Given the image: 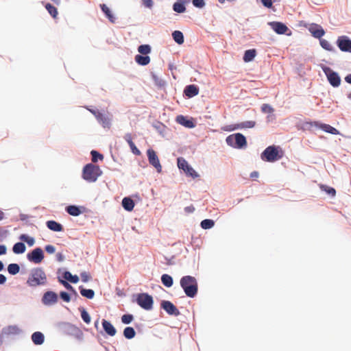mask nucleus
Listing matches in <instances>:
<instances>
[{"mask_svg": "<svg viewBox=\"0 0 351 351\" xmlns=\"http://www.w3.org/2000/svg\"><path fill=\"white\" fill-rule=\"evenodd\" d=\"M180 286L185 294L189 298H194L198 291V285L196 278L191 276H185L180 279Z\"/></svg>", "mask_w": 351, "mask_h": 351, "instance_id": "nucleus-1", "label": "nucleus"}, {"mask_svg": "<svg viewBox=\"0 0 351 351\" xmlns=\"http://www.w3.org/2000/svg\"><path fill=\"white\" fill-rule=\"evenodd\" d=\"M46 282L47 275L45 271L40 267L33 269L27 280V285L34 287L44 285Z\"/></svg>", "mask_w": 351, "mask_h": 351, "instance_id": "nucleus-2", "label": "nucleus"}, {"mask_svg": "<svg viewBox=\"0 0 351 351\" xmlns=\"http://www.w3.org/2000/svg\"><path fill=\"white\" fill-rule=\"evenodd\" d=\"M99 167L92 163L86 165L82 171V178L88 182H94L101 175Z\"/></svg>", "mask_w": 351, "mask_h": 351, "instance_id": "nucleus-3", "label": "nucleus"}, {"mask_svg": "<svg viewBox=\"0 0 351 351\" xmlns=\"http://www.w3.org/2000/svg\"><path fill=\"white\" fill-rule=\"evenodd\" d=\"M283 155L282 151L279 147L271 145L267 147L261 154V159L264 161L273 162L280 160Z\"/></svg>", "mask_w": 351, "mask_h": 351, "instance_id": "nucleus-4", "label": "nucleus"}, {"mask_svg": "<svg viewBox=\"0 0 351 351\" xmlns=\"http://www.w3.org/2000/svg\"><path fill=\"white\" fill-rule=\"evenodd\" d=\"M226 142L228 145L236 148H242L247 144L245 137L240 133L228 136L226 138Z\"/></svg>", "mask_w": 351, "mask_h": 351, "instance_id": "nucleus-5", "label": "nucleus"}, {"mask_svg": "<svg viewBox=\"0 0 351 351\" xmlns=\"http://www.w3.org/2000/svg\"><path fill=\"white\" fill-rule=\"evenodd\" d=\"M137 304L145 310H151L153 306V298L147 293H139L136 298Z\"/></svg>", "mask_w": 351, "mask_h": 351, "instance_id": "nucleus-6", "label": "nucleus"}, {"mask_svg": "<svg viewBox=\"0 0 351 351\" xmlns=\"http://www.w3.org/2000/svg\"><path fill=\"white\" fill-rule=\"evenodd\" d=\"M323 71L326 75L328 82L332 86L338 87L340 85L341 78L336 72L327 66L323 68Z\"/></svg>", "mask_w": 351, "mask_h": 351, "instance_id": "nucleus-7", "label": "nucleus"}, {"mask_svg": "<svg viewBox=\"0 0 351 351\" xmlns=\"http://www.w3.org/2000/svg\"><path fill=\"white\" fill-rule=\"evenodd\" d=\"M178 167L182 169L188 176L193 178L198 177L197 172L188 164L187 161L183 158H178Z\"/></svg>", "mask_w": 351, "mask_h": 351, "instance_id": "nucleus-8", "label": "nucleus"}, {"mask_svg": "<svg viewBox=\"0 0 351 351\" xmlns=\"http://www.w3.org/2000/svg\"><path fill=\"white\" fill-rule=\"evenodd\" d=\"M27 259L35 264L40 263L44 259V253L40 247H36L27 254Z\"/></svg>", "mask_w": 351, "mask_h": 351, "instance_id": "nucleus-9", "label": "nucleus"}, {"mask_svg": "<svg viewBox=\"0 0 351 351\" xmlns=\"http://www.w3.org/2000/svg\"><path fill=\"white\" fill-rule=\"evenodd\" d=\"M147 155L149 164L154 166L158 172H161L162 166L156 152L152 149H149L147 151Z\"/></svg>", "mask_w": 351, "mask_h": 351, "instance_id": "nucleus-10", "label": "nucleus"}, {"mask_svg": "<svg viewBox=\"0 0 351 351\" xmlns=\"http://www.w3.org/2000/svg\"><path fill=\"white\" fill-rule=\"evenodd\" d=\"M337 45L341 51L351 53V40L347 36H339L337 38Z\"/></svg>", "mask_w": 351, "mask_h": 351, "instance_id": "nucleus-11", "label": "nucleus"}, {"mask_svg": "<svg viewBox=\"0 0 351 351\" xmlns=\"http://www.w3.org/2000/svg\"><path fill=\"white\" fill-rule=\"evenodd\" d=\"M161 308H163L169 315H176V316L180 315L179 310L170 301H167V300L162 301Z\"/></svg>", "mask_w": 351, "mask_h": 351, "instance_id": "nucleus-12", "label": "nucleus"}, {"mask_svg": "<svg viewBox=\"0 0 351 351\" xmlns=\"http://www.w3.org/2000/svg\"><path fill=\"white\" fill-rule=\"evenodd\" d=\"M269 26L278 34H285L289 30L286 25L281 22L273 21L269 23Z\"/></svg>", "mask_w": 351, "mask_h": 351, "instance_id": "nucleus-13", "label": "nucleus"}, {"mask_svg": "<svg viewBox=\"0 0 351 351\" xmlns=\"http://www.w3.org/2000/svg\"><path fill=\"white\" fill-rule=\"evenodd\" d=\"M58 301V295L53 291H47L43 298L42 302L45 305H51L56 303Z\"/></svg>", "mask_w": 351, "mask_h": 351, "instance_id": "nucleus-14", "label": "nucleus"}, {"mask_svg": "<svg viewBox=\"0 0 351 351\" xmlns=\"http://www.w3.org/2000/svg\"><path fill=\"white\" fill-rule=\"evenodd\" d=\"M308 29L311 34L316 38H321L325 34L324 29L317 24H312Z\"/></svg>", "mask_w": 351, "mask_h": 351, "instance_id": "nucleus-15", "label": "nucleus"}, {"mask_svg": "<svg viewBox=\"0 0 351 351\" xmlns=\"http://www.w3.org/2000/svg\"><path fill=\"white\" fill-rule=\"evenodd\" d=\"M184 93L189 98L193 97L198 95L199 88L195 84L188 85L185 87Z\"/></svg>", "mask_w": 351, "mask_h": 351, "instance_id": "nucleus-16", "label": "nucleus"}, {"mask_svg": "<svg viewBox=\"0 0 351 351\" xmlns=\"http://www.w3.org/2000/svg\"><path fill=\"white\" fill-rule=\"evenodd\" d=\"M66 335L73 338L77 342H82L85 339L83 330H68Z\"/></svg>", "mask_w": 351, "mask_h": 351, "instance_id": "nucleus-17", "label": "nucleus"}, {"mask_svg": "<svg viewBox=\"0 0 351 351\" xmlns=\"http://www.w3.org/2000/svg\"><path fill=\"white\" fill-rule=\"evenodd\" d=\"M31 338H32L33 343L35 345H41L43 343L44 340H45L44 335L39 331H36V332H34L32 334Z\"/></svg>", "mask_w": 351, "mask_h": 351, "instance_id": "nucleus-18", "label": "nucleus"}, {"mask_svg": "<svg viewBox=\"0 0 351 351\" xmlns=\"http://www.w3.org/2000/svg\"><path fill=\"white\" fill-rule=\"evenodd\" d=\"M177 121L180 124H181L188 128H193L195 127V124L192 120L187 119L185 117H184L182 115H180V116L177 117Z\"/></svg>", "mask_w": 351, "mask_h": 351, "instance_id": "nucleus-19", "label": "nucleus"}, {"mask_svg": "<svg viewBox=\"0 0 351 351\" xmlns=\"http://www.w3.org/2000/svg\"><path fill=\"white\" fill-rule=\"evenodd\" d=\"M96 119L104 128H110V119L108 117L101 112Z\"/></svg>", "mask_w": 351, "mask_h": 351, "instance_id": "nucleus-20", "label": "nucleus"}, {"mask_svg": "<svg viewBox=\"0 0 351 351\" xmlns=\"http://www.w3.org/2000/svg\"><path fill=\"white\" fill-rule=\"evenodd\" d=\"M46 224L49 229L55 232H60L63 230L62 226L53 220L47 221Z\"/></svg>", "mask_w": 351, "mask_h": 351, "instance_id": "nucleus-21", "label": "nucleus"}, {"mask_svg": "<svg viewBox=\"0 0 351 351\" xmlns=\"http://www.w3.org/2000/svg\"><path fill=\"white\" fill-rule=\"evenodd\" d=\"M100 8L108 20L112 23H115L116 19L112 14L110 8L106 4H101Z\"/></svg>", "mask_w": 351, "mask_h": 351, "instance_id": "nucleus-22", "label": "nucleus"}, {"mask_svg": "<svg viewBox=\"0 0 351 351\" xmlns=\"http://www.w3.org/2000/svg\"><path fill=\"white\" fill-rule=\"evenodd\" d=\"M122 206L125 210L132 211L134 207V202L130 197H124L122 200Z\"/></svg>", "mask_w": 351, "mask_h": 351, "instance_id": "nucleus-23", "label": "nucleus"}, {"mask_svg": "<svg viewBox=\"0 0 351 351\" xmlns=\"http://www.w3.org/2000/svg\"><path fill=\"white\" fill-rule=\"evenodd\" d=\"M134 60L137 64L142 66L147 65L150 62V58L148 56L136 55Z\"/></svg>", "mask_w": 351, "mask_h": 351, "instance_id": "nucleus-24", "label": "nucleus"}, {"mask_svg": "<svg viewBox=\"0 0 351 351\" xmlns=\"http://www.w3.org/2000/svg\"><path fill=\"white\" fill-rule=\"evenodd\" d=\"M117 330H100V332L97 335L98 341L101 343L104 341V339L106 337L107 335L114 336L116 334Z\"/></svg>", "mask_w": 351, "mask_h": 351, "instance_id": "nucleus-25", "label": "nucleus"}, {"mask_svg": "<svg viewBox=\"0 0 351 351\" xmlns=\"http://www.w3.org/2000/svg\"><path fill=\"white\" fill-rule=\"evenodd\" d=\"M256 55V49H248L245 51L244 56H243V60L245 62H249L252 61Z\"/></svg>", "mask_w": 351, "mask_h": 351, "instance_id": "nucleus-26", "label": "nucleus"}, {"mask_svg": "<svg viewBox=\"0 0 351 351\" xmlns=\"http://www.w3.org/2000/svg\"><path fill=\"white\" fill-rule=\"evenodd\" d=\"M26 247L22 242L16 243L14 245L12 250L15 254H23L25 252Z\"/></svg>", "mask_w": 351, "mask_h": 351, "instance_id": "nucleus-27", "label": "nucleus"}, {"mask_svg": "<svg viewBox=\"0 0 351 351\" xmlns=\"http://www.w3.org/2000/svg\"><path fill=\"white\" fill-rule=\"evenodd\" d=\"M172 36L175 42L177 43L178 44L182 45L184 43V36L180 31H174L172 33Z\"/></svg>", "mask_w": 351, "mask_h": 351, "instance_id": "nucleus-28", "label": "nucleus"}, {"mask_svg": "<svg viewBox=\"0 0 351 351\" xmlns=\"http://www.w3.org/2000/svg\"><path fill=\"white\" fill-rule=\"evenodd\" d=\"M66 210L72 216H78L81 213L79 207L76 206H69L66 208Z\"/></svg>", "mask_w": 351, "mask_h": 351, "instance_id": "nucleus-29", "label": "nucleus"}, {"mask_svg": "<svg viewBox=\"0 0 351 351\" xmlns=\"http://www.w3.org/2000/svg\"><path fill=\"white\" fill-rule=\"evenodd\" d=\"M161 281L167 287H170L173 285V278L168 274H163L161 277Z\"/></svg>", "mask_w": 351, "mask_h": 351, "instance_id": "nucleus-30", "label": "nucleus"}, {"mask_svg": "<svg viewBox=\"0 0 351 351\" xmlns=\"http://www.w3.org/2000/svg\"><path fill=\"white\" fill-rule=\"evenodd\" d=\"M80 293L82 296L87 298L88 299L93 298L95 295V292L92 289H86L83 287H80Z\"/></svg>", "mask_w": 351, "mask_h": 351, "instance_id": "nucleus-31", "label": "nucleus"}, {"mask_svg": "<svg viewBox=\"0 0 351 351\" xmlns=\"http://www.w3.org/2000/svg\"><path fill=\"white\" fill-rule=\"evenodd\" d=\"M319 188L322 191L326 192L331 197H335L336 195V191L334 188L328 186L327 185L321 184Z\"/></svg>", "mask_w": 351, "mask_h": 351, "instance_id": "nucleus-32", "label": "nucleus"}, {"mask_svg": "<svg viewBox=\"0 0 351 351\" xmlns=\"http://www.w3.org/2000/svg\"><path fill=\"white\" fill-rule=\"evenodd\" d=\"M63 277L72 283H77L79 281V277L76 275L73 276L69 271H65Z\"/></svg>", "mask_w": 351, "mask_h": 351, "instance_id": "nucleus-33", "label": "nucleus"}, {"mask_svg": "<svg viewBox=\"0 0 351 351\" xmlns=\"http://www.w3.org/2000/svg\"><path fill=\"white\" fill-rule=\"evenodd\" d=\"M8 271L11 275H15L20 271V267L16 263H11L8 266Z\"/></svg>", "mask_w": 351, "mask_h": 351, "instance_id": "nucleus-34", "label": "nucleus"}, {"mask_svg": "<svg viewBox=\"0 0 351 351\" xmlns=\"http://www.w3.org/2000/svg\"><path fill=\"white\" fill-rule=\"evenodd\" d=\"M321 128L324 130L325 132L332 134H338L339 131L333 128L332 126L328 125V124H322L321 125Z\"/></svg>", "mask_w": 351, "mask_h": 351, "instance_id": "nucleus-35", "label": "nucleus"}, {"mask_svg": "<svg viewBox=\"0 0 351 351\" xmlns=\"http://www.w3.org/2000/svg\"><path fill=\"white\" fill-rule=\"evenodd\" d=\"M173 9L178 13H183L186 10V8L183 3L176 2L173 5Z\"/></svg>", "mask_w": 351, "mask_h": 351, "instance_id": "nucleus-36", "label": "nucleus"}, {"mask_svg": "<svg viewBox=\"0 0 351 351\" xmlns=\"http://www.w3.org/2000/svg\"><path fill=\"white\" fill-rule=\"evenodd\" d=\"M45 8L47 10L49 13L51 14V16L53 18H56L57 17V16H58V10H57V8L56 7H54L53 5H52L50 3H47L46 5H45Z\"/></svg>", "mask_w": 351, "mask_h": 351, "instance_id": "nucleus-37", "label": "nucleus"}, {"mask_svg": "<svg viewBox=\"0 0 351 351\" xmlns=\"http://www.w3.org/2000/svg\"><path fill=\"white\" fill-rule=\"evenodd\" d=\"M319 43L322 47L324 48V49L330 51H333L334 49L332 45L327 40L319 38Z\"/></svg>", "mask_w": 351, "mask_h": 351, "instance_id": "nucleus-38", "label": "nucleus"}, {"mask_svg": "<svg viewBox=\"0 0 351 351\" xmlns=\"http://www.w3.org/2000/svg\"><path fill=\"white\" fill-rule=\"evenodd\" d=\"M138 51L143 54L147 56L151 52V47L149 45H142L138 47Z\"/></svg>", "mask_w": 351, "mask_h": 351, "instance_id": "nucleus-39", "label": "nucleus"}, {"mask_svg": "<svg viewBox=\"0 0 351 351\" xmlns=\"http://www.w3.org/2000/svg\"><path fill=\"white\" fill-rule=\"evenodd\" d=\"M215 225V222L212 219H204L201 222V227L203 229H210Z\"/></svg>", "mask_w": 351, "mask_h": 351, "instance_id": "nucleus-40", "label": "nucleus"}, {"mask_svg": "<svg viewBox=\"0 0 351 351\" xmlns=\"http://www.w3.org/2000/svg\"><path fill=\"white\" fill-rule=\"evenodd\" d=\"M20 239L24 242H26L29 246H33L35 243L34 239L26 234H21Z\"/></svg>", "mask_w": 351, "mask_h": 351, "instance_id": "nucleus-41", "label": "nucleus"}, {"mask_svg": "<svg viewBox=\"0 0 351 351\" xmlns=\"http://www.w3.org/2000/svg\"><path fill=\"white\" fill-rule=\"evenodd\" d=\"M90 154L92 156V161H93V162H97L98 159L101 160L104 158L103 155L99 154V152H97L95 150H92L91 152H90Z\"/></svg>", "mask_w": 351, "mask_h": 351, "instance_id": "nucleus-42", "label": "nucleus"}, {"mask_svg": "<svg viewBox=\"0 0 351 351\" xmlns=\"http://www.w3.org/2000/svg\"><path fill=\"white\" fill-rule=\"evenodd\" d=\"M256 123L254 121H247L241 123L238 126L241 128H254Z\"/></svg>", "mask_w": 351, "mask_h": 351, "instance_id": "nucleus-43", "label": "nucleus"}, {"mask_svg": "<svg viewBox=\"0 0 351 351\" xmlns=\"http://www.w3.org/2000/svg\"><path fill=\"white\" fill-rule=\"evenodd\" d=\"M261 110L263 113H272L274 111V108L267 104H263Z\"/></svg>", "mask_w": 351, "mask_h": 351, "instance_id": "nucleus-44", "label": "nucleus"}, {"mask_svg": "<svg viewBox=\"0 0 351 351\" xmlns=\"http://www.w3.org/2000/svg\"><path fill=\"white\" fill-rule=\"evenodd\" d=\"M133 319V315L130 314H125L121 317V321L123 324H128Z\"/></svg>", "mask_w": 351, "mask_h": 351, "instance_id": "nucleus-45", "label": "nucleus"}, {"mask_svg": "<svg viewBox=\"0 0 351 351\" xmlns=\"http://www.w3.org/2000/svg\"><path fill=\"white\" fill-rule=\"evenodd\" d=\"M81 317H82V319L84 320V322H85L86 324L90 323V317L89 314L88 313V312L86 311H85L84 309H83L81 311Z\"/></svg>", "mask_w": 351, "mask_h": 351, "instance_id": "nucleus-46", "label": "nucleus"}, {"mask_svg": "<svg viewBox=\"0 0 351 351\" xmlns=\"http://www.w3.org/2000/svg\"><path fill=\"white\" fill-rule=\"evenodd\" d=\"M10 335L9 330H0V346L3 343L5 338Z\"/></svg>", "mask_w": 351, "mask_h": 351, "instance_id": "nucleus-47", "label": "nucleus"}, {"mask_svg": "<svg viewBox=\"0 0 351 351\" xmlns=\"http://www.w3.org/2000/svg\"><path fill=\"white\" fill-rule=\"evenodd\" d=\"M193 4L195 7L202 8L205 5L204 0H193Z\"/></svg>", "mask_w": 351, "mask_h": 351, "instance_id": "nucleus-48", "label": "nucleus"}, {"mask_svg": "<svg viewBox=\"0 0 351 351\" xmlns=\"http://www.w3.org/2000/svg\"><path fill=\"white\" fill-rule=\"evenodd\" d=\"M123 335L127 339H132L135 336V330H123Z\"/></svg>", "mask_w": 351, "mask_h": 351, "instance_id": "nucleus-49", "label": "nucleus"}, {"mask_svg": "<svg viewBox=\"0 0 351 351\" xmlns=\"http://www.w3.org/2000/svg\"><path fill=\"white\" fill-rule=\"evenodd\" d=\"M132 153L136 156H139L141 154V152L140 150L136 147V146L135 145V144L133 143H130L129 145Z\"/></svg>", "mask_w": 351, "mask_h": 351, "instance_id": "nucleus-50", "label": "nucleus"}, {"mask_svg": "<svg viewBox=\"0 0 351 351\" xmlns=\"http://www.w3.org/2000/svg\"><path fill=\"white\" fill-rule=\"evenodd\" d=\"M60 298L65 302H69L71 300V298L69 293L64 291H62L60 294Z\"/></svg>", "mask_w": 351, "mask_h": 351, "instance_id": "nucleus-51", "label": "nucleus"}, {"mask_svg": "<svg viewBox=\"0 0 351 351\" xmlns=\"http://www.w3.org/2000/svg\"><path fill=\"white\" fill-rule=\"evenodd\" d=\"M102 326H103L104 329H114L113 326L109 322L106 321V319L102 320Z\"/></svg>", "mask_w": 351, "mask_h": 351, "instance_id": "nucleus-52", "label": "nucleus"}, {"mask_svg": "<svg viewBox=\"0 0 351 351\" xmlns=\"http://www.w3.org/2000/svg\"><path fill=\"white\" fill-rule=\"evenodd\" d=\"M81 278L82 280L84 282L89 281L90 279V275L86 271L81 273Z\"/></svg>", "mask_w": 351, "mask_h": 351, "instance_id": "nucleus-53", "label": "nucleus"}, {"mask_svg": "<svg viewBox=\"0 0 351 351\" xmlns=\"http://www.w3.org/2000/svg\"><path fill=\"white\" fill-rule=\"evenodd\" d=\"M45 250L49 254H53L56 251V248L53 245H47L45 246Z\"/></svg>", "mask_w": 351, "mask_h": 351, "instance_id": "nucleus-54", "label": "nucleus"}, {"mask_svg": "<svg viewBox=\"0 0 351 351\" xmlns=\"http://www.w3.org/2000/svg\"><path fill=\"white\" fill-rule=\"evenodd\" d=\"M143 4L145 5V7L148 8H152L153 6V1L152 0H142Z\"/></svg>", "mask_w": 351, "mask_h": 351, "instance_id": "nucleus-55", "label": "nucleus"}, {"mask_svg": "<svg viewBox=\"0 0 351 351\" xmlns=\"http://www.w3.org/2000/svg\"><path fill=\"white\" fill-rule=\"evenodd\" d=\"M60 283H61L62 285H63V286H64L66 289H69V290L74 291V290H73V287H72L69 283H68L66 281L63 280H60Z\"/></svg>", "mask_w": 351, "mask_h": 351, "instance_id": "nucleus-56", "label": "nucleus"}, {"mask_svg": "<svg viewBox=\"0 0 351 351\" xmlns=\"http://www.w3.org/2000/svg\"><path fill=\"white\" fill-rule=\"evenodd\" d=\"M262 3L267 8H271L272 6V0H261Z\"/></svg>", "mask_w": 351, "mask_h": 351, "instance_id": "nucleus-57", "label": "nucleus"}, {"mask_svg": "<svg viewBox=\"0 0 351 351\" xmlns=\"http://www.w3.org/2000/svg\"><path fill=\"white\" fill-rule=\"evenodd\" d=\"M124 138L125 140L127 141V143H128V145H130V143H133L134 142L132 141V135L131 134H126L124 136Z\"/></svg>", "mask_w": 351, "mask_h": 351, "instance_id": "nucleus-58", "label": "nucleus"}, {"mask_svg": "<svg viewBox=\"0 0 351 351\" xmlns=\"http://www.w3.org/2000/svg\"><path fill=\"white\" fill-rule=\"evenodd\" d=\"M6 253V247L4 245H0V255L5 254Z\"/></svg>", "mask_w": 351, "mask_h": 351, "instance_id": "nucleus-59", "label": "nucleus"}, {"mask_svg": "<svg viewBox=\"0 0 351 351\" xmlns=\"http://www.w3.org/2000/svg\"><path fill=\"white\" fill-rule=\"evenodd\" d=\"M88 110L97 118L98 115L101 113V112L96 110H91L88 108Z\"/></svg>", "mask_w": 351, "mask_h": 351, "instance_id": "nucleus-60", "label": "nucleus"}, {"mask_svg": "<svg viewBox=\"0 0 351 351\" xmlns=\"http://www.w3.org/2000/svg\"><path fill=\"white\" fill-rule=\"evenodd\" d=\"M57 261L59 262H62L64 261V257L61 253H58L56 254Z\"/></svg>", "mask_w": 351, "mask_h": 351, "instance_id": "nucleus-61", "label": "nucleus"}, {"mask_svg": "<svg viewBox=\"0 0 351 351\" xmlns=\"http://www.w3.org/2000/svg\"><path fill=\"white\" fill-rule=\"evenodd\" d=\"M184 210L186 213H193L194 211L195 208L193 206H186L184 208Z\"/></svg>", "mask_w": 351, "mask_h": 351, "instance_id": "nucleus-62", "label": "nucleus"}, {"mask_svg": "<svg viewBox=\"0 0 351 351\" xmlns=\"http://www.w3.org/2000/svg\"><path fill=\"white\" fill-rule=\"evenodd\" d=\"M5 281L6 277L3 274H0V285L3 284Z\"/></svg>", "mask_w": 351, "mask_h": 351, "instance_id": "nucleus-63", "label": "nucleus"}, {"mask_svg": "<svg viewBox=\"0 0 351 351\" xmlns=\"http://www.w3.org/2000/svg\"><path fill=\"white\" fill-rule=\"evenodd\" d=\"M345 80L346 81V82H348L349 84H351V74L348 75L345 77Z\"/></svg>", "mask_w": 351, "mask_h": 351, "instance_id": "nucleus-64", "label": "nucleus"}]
</instances>
